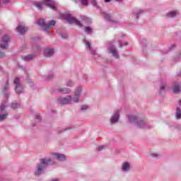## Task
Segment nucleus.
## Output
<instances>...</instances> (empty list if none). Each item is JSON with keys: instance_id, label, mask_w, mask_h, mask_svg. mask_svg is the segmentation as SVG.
<instances>
[{"instance_id": "nucleus-1", "label": "nucleus", "mask_w": 181, "mask_h": 181, "mask_svg": "<svg viewBox=\"0 0 181 181\" xmlns=\"http://www.w3.org/2000/svg\"><path fill=\"white\" fill-rule=\"evenodd\" d=\"M9 83L6 81L2 90V94L5 100L0 105V122L4 121V119L8 118V113L6 110L8 107V105H6V104H8V98H9Z\"/></svg>"}, {"instance_id": "nucleus-2", "label": "nucleus", "mask_w": 181, "mask_h": 181, "mask_svg": "<svg viewBox=\"0 0 181 181\" xmlns=\"http://www.w3.org/2000/svg\"><path fill=\"white\" fill-rule=\"evenodd\" d=\"M54 160H52L50 158H44L40 159V164L35 167L34 176L39 177V176L45 175V171L46 170L47 166L54 165Z\"/></svg>"}, {"instance_id": "nucleus-3", "label": "nucleus", "mask_w": 181, "mask_h": 181, "mask_svg": "<svg viewBox=\"0 0 181 181\" xmlns=\"http://www.w3.org/2000/svg\"><path fill=\"white\" fill-rule=\"evenodd\" d=\"M129 121L131 124H134L139 128H141L143 129H149L152 128L151 127H148V123L142 119L138 117V116H129Z\"/></svg>"}, {"instance_id": "nucleus-4", "label": "nucleus", "mask_w": 181, "mask_h": 181, "mask_svg": "<svg viewBox=\"0 0 181 181\" xmlns=\"http://www.w3.org/2000/svg\"><path fill=\"white\" fill-rule=\"evenodd\" d=\"M62 16L64 19H65L68 22V23H74L79 28H83V24L81 23V22H80V21L73 17V16H71V14H63Z\"/></svg>"}, {"instance_id": "nucleus-5", "label": "nucleus", "mask_w": 181, "mask_h": 181, "mask_svg": "<svg viewBox=\"0 0 181 181\" xmlns=\"http://www.w3.org/2000/svg\"><path fill=\"white\" fill-rule=\"evenodd\" d=\"M9 40L11 38L8 35H4L1 39V43L0 44V48L3 50H6L8 49V46H9Z\"/></svg>"}, {"instance_id": "nucleus-6", "label": "nucleus", "mask_w": 181, "mask_h": 181, "mask_svg": "<svg viewBox=\"0 0 181 181\" xmlns=\"http://www.w3.org/2000/svg\"><path fill=\"white\" fill-rule=\"evenodd\" d=\"M71 95H68L66 98H60L58 99V103L61 104V105H66L67 104H70L71 103Z\"/></svg>"}, {"instance_id": "nucleus-7", "label": "nucleus", "mask_w": 181, "mask_h": 181, "mask_svg": "<svg viewBox=\"0 0 181 181\" xmlns=\"http://www.w3.org/2000/svg\"><path fill=\"white\" fill-rule=\"evenodd\" d=\"M81 91H83V88L81 86H78L76 90H75V95L71 101L73 100L74 103H78L80 98V94H81Z\"/></svg>"}, {"instance_id": "nucleus-8", "label": "nucleus", "mask_w": 181, "mask_h": 181, "mask_svg": "<svg viewBox=\"0 0 181 181\" xmlns=\"http://www.w3.org/2000/svg\"><path fill=\"white\" fill-rule=\"evenodd\" d=\"M173 91L174 94H180L181 93V86L177 82H175L173 86Z\"/></svg>"}, {"instance_id": "nucleus-9", "label": "nucleus", "mask_w": 181, "mask_h": 181, "mask_svg": "<svg viewBox=\"0 0 181 181\" xmlns=\"http://www.w3.org/2000/svg\"><path fill=\"white\" fill-rule=\"evenodd\" d=\"M119 119V110H117L112 116L111 124H117Z\"/></svg>"}, {"instance_id": "nucleus-10", "label": "nucleus", "mask_w": 181, "mask_h": 181, "mask_svg": "<svg viewBox=\"0 0 181 181\" xmlns=\"http://www.w3.org/2000/svg\"><path fill=\"white\" fill-rule=\"evenodd\" d=\"M83 42L86 46V47H88V50H90V52H91L92 54H93V56H95V59L96 57H98V55H97V54H95V50H94V49H93V48H91V44L86 40H83Z\"/></svg>"}, {"instance_id": "nucleus-11", "label": "nucleus", "mask_w": 181, "mask_h": 181, "mask_svg": "<svg viewBox=\"0 0 181 181\" xmlns=\"http://www.w3.org/2000/svg\"><path fill=\"white\" fill-rule=\"evenodd\" d=\"M142 13H145V11L136 9V10H134L132 13V16L135 19H138L139 16L142 15Z\"/></svg>"}, {"instance_id": "nucleus-12", "label": "nucleus", "mask_w": 181, "mask_h": 181, "mask_svg": "<svg viewBox=\"0 0 181 181\" xmlns=\"http://www.w3.org/2000/svg\"><path fill=\"white\" fill-rule=\"evenodd\" d=\"M16 30L20 35H25L28 32V28L20 25L17 27Z\"/></svg>"}, {"instance_id": "nucleus-13", "label": "nucleus", "mask_w": 181, "mask_h": 181, "mask_svg": "<svg viewBox=\"0 0 181 181\" xmlns=\"http://www.w3.org/2000/svg\"><path fill=\"white\" fill-rule=\"evenodd\" d=\"M109 50L114 57H115L116 59H118L119 57L118 56V51H117V49L115 48V47L110 46L109 47Z\"/></svg>"}, {"instance_id": "nucleus-14", "label": "nucleus", "mask_w": 181, "mask_h": 181, "mask_svg": "<svg viewBox=\"0 0 181 181\" xmlns=\"http://www.w3.org/2000/svg\"><path fill=\"white\" fill-rule=\"evenodd\" d=\"M102 16H103V18H105V19L106 21H107L108 22H112V23H117V21L112 20V17L111 16H110V14L107 13H103Z\"/></svg>"}, {"instance_id": "nucleus-15", "label": "nucleus", "mask_w": 181, "mask_h": 181, "mask_svg": "<svg viewBox=\"0 0 181 181\" xmlns=\"http://www.w3.org/2000/svg\"><path fill=\"white\" fill-rule=\"evenodd\" d=\"M54 54V50L53 49H48L44 51V56L45 57H52Z\"/></svg>"}, {"instance_id": "nucleus-16", "label": "nucleus", "mask_w": 181, "mask_h": 181, "mask_svg": "<svg viewBox=\"0 0 181 181\" xmlns=\"http://www.w3.org/2000/svg\"><path fill=\"white\" fill-rule=\"evenodd\" d=\"M54 25H56V21H50L48 24H47L46 25V28L45 30L47 31V33H49V29H53V26H54Z\"/></svg>"}, {"instance_id": "nucleus-17", "label": "nucleus", "mask_w": 181, "mask_h": 181, "mask_svg": "<svg viewBox=\"0 0 181 181\" xmlns=\"http://www.w3.org/2000/svg\"><path fill=\"white\" fill-rule=\"evenodd\" d=\"M36 57L35 54H28L26 56H23L22 57V59L25 61V62H30V60H33V58Z\"/></svg>"}, {"instance_id": "nucleus-18", "label": "nucleus", "mask_w": 181, "mask_h": 181, "mask_svg": "<svg viewBox=\"0 0 181 181\" xmlns=\"http://www.w3.org/2000/svg\"><path fill=\"white\" fill-rule=\"evenodd\" d=\"M58 93H62L63 94H69L71 92V90L68 88H58Z\"/></svg>"}, {"instance_id": "nucleus-19", "label": "nucleus", "mask_w": 181, "mask_h": 181, "mask_svg": "<svg viewBox=\"0 0 181 181\" xmlns=\"http://www.w3.org/2000/svg\"><path fill=\"white\" fill-rule=\"evenodd\" d=\"M129 169H131V165L129 163H124L122 165V170L123 172H128L129 171Z\"/></svg>"}, {"instance_id": "nucleus-20", "label": "nucleus", "mask_w": 181, "mask_h": 181, "mask_svg": "<svg viewBox=\"0 0 181 181\" xmlns=\"http://www.w3.org/2000/svg\"><path fill=\"white\" fill-rule=\"evenodd\" d=\"M168 85H166V82H163L162 85L160 86L159 94H163L165 93V90H166Z\"/></svg>"}, {"instance_id": "nucleus-21", "label": "nucleus", "mask_w": 181, "mask_h": 181, "mask_svg": "<svg viewBox=\"0 0 181 181\" xmlns=\"http://www.w3.org/2000/svg\"><path fill=\"white\" fill-rule=\"evenodd\" d=\"M81 19L83 21V22H86L87 25H91V19H90V18L86 16H81Z\"/></svg>"}, {"instance_id": "nucleus-22", "label": "nucleus", "mask_w": 181, "mask_h": 181, "mask_svg": "<svg viewBox=\"0 0 181 181\" xmlns=\"http://www.w3.org/2000/svg\"><path fill=\"white\" fill-rule=\"evenodd\" d=\"M37 24L42 28H44L45 30H46L47 24L46 23H45V20L43 18L39 19L37 21Z\"/></svg>"}, {"instance_id": "nucleus-23", "label": "nucleus", "mask_w": 181, "mask_h": 181, "mask_svg": "<svg viewBox=\"0 0 181 181\" xmlns=\"http://www.w3.org/2000/svg\"><path fill=\"white\" fill-rule=\"evenodd\" d=\"M177 13H179L177 11H170L167 13L166 16L169 18H175L177 15Z\"/></svg>"}, {"instance_id": "nucleus-24", "label": "nucleus", "mask_w": 181, "mask_h": 181, "mask_svg": "<svg viewBox=\"0 0 181 181\" xmlns=\"http://www.w3.org/2000/svg\"><path fill=\"white\" fill-rule=\"evenodd\" d=\"M11 108H12V110H18V108H19V103L16 100L13 101L11 104Z\"/></svg>"}, {"instance_id": "nucleus-25", "label": "nucleus", "mask_w": 181, "mask_h": 181, "mask_svg": "<svg viewBox=\"0 0 181 181\" xmlns=\"http://www.w3.org/2000/svg\"><path fill=\"white\" fill-rule=\"evenodd\" d=\"M55 157L58 160H60L61 162H63L66 160V156L63 154H55Z\"/></svg>"}, {"instance_id": "nucleus-26", "label": "nucleus", "mask_w": 181, "mask_h": 181, "mask_svg": "<svg viewBox=\"0 0 181 181\" xmlns=\"http://www.w3.org/2000/svg\"><path fill=\"white\" fill-rule=\"evenodd\" d=\"M15 90L17 94H21V93H22V91L23 90V87L22 86V85H16Z\"/></svg>"}, {"instance_id": "nucleus-27", "label": "nucleus", "mask_w": 181, "mask_h": 181, "mask_svg": "<svg viewBox=\"0 0 181 181\" xmlns=\"http://www.w3.org/2000/svg\"><path fill=\"white\" fill-rule=\"evenodd\" d=\"M175 118H176V119H180V118H181V110H180V107H177V109H176Z\"/></svg>"}, {"instance_id": "nucleus-28", "label": "nucleus", "mask_w": 181, "mask_h": 181, "mask_svg": "<svg viewBox=\"0 0 181 181\" xmlns=\"http://www.w3.org/2000/svg\"><path fill=\"white\" fill-rule=\"evenodd\" d=\"M84 30L86 33H87V35H91V33H93V29L90 28V27H88V26L85 27Z\"/></svg>"}, {"instance_id": "nucleus-29", "label": "nucleus", "mask_w": 181, "mask_h": 181, "mask_svg": "<svg viewBox=\"0 0 181 181\" xmlns=\"http://www.w3.org/2000/svg\"><path fill=\"white\" fill-rule=\"evenodd\" d=\"M124 46H128V42H122L121 41H119V47L122 48V47Z\"/></svg>"}, {"instance_id": "nucleus-30", "label": "nucleus", "mask_w": 181, "mask_h": 181, "mask_svg": "<svg viewBox=\"0 0 181 181\" xmlns=\"http://www.w3.org/2000/svg\"><path fill=\"white\" fill-rule=\"evenodd\" d=\"M67 87H73L74 86V83L73 81H69L66 83Z\"/></svg>"}, {"instance_id": "nucleus-31", "label": "nucleus", "mask_w": 181, "mask_h": 181, "mask_svg": "<svg viewBox=\"0 0 181 181\" xmlns=\"http://www.w3.org/2000/svg\"><path fill=\"white\" fill-rule=\"evenodd\" d=\"M88 105H83L81 107V111H86V110H88Z\"/></svg>"}, {"instance_id": "nucleus-32", "label": "nucleus", "mask_w": 181, "mask_h": 181, "mask_svg": "<svg viewBox=\"0 0 181 181\" xmlns=\"http://www.w3.org/2000/svg\"><path fill=\"white\" fill-rule=\"evenodd\" d=\"M33 49H35L36 48L37 52H40V46L37 45H34L33 46Z\"/></svg>"}, {"instance_id": "nucleus-33", "label": "nucleus", "mask_w": 181, "mask_h": 181, "mask_svg": "<svg viewBox=\"0 0 181 181\" xmlns=\"http://www.w3.org/2000/svg\"><path fill=\"white\" fill-rule=\"evenodd\" d=\"M14 84H16V86L21 85V83H19V78H16L14 79Z\"/></svg>"}, {"instance_id": "nucleus-34", "label": "nucleus", "mask_w": 181, "mask_h": 181, "mask_svg": "<svg viewBox=\"0 0 181 181\" xmlns=\"http://www.w3.org/2000/svg\"><path fill=\"white\" fill-rule=\"evenodd\" d=\"M61 37H62V39H67L68 35L67 33H64L61 34Z\"/></svg>"}, {"instance_id": "nucleus-35", "label": "nucleus", "mask_w": 181, "mask_h": 181, "mask_svg": "<svg viewBox=\"0 0 181 181\" xmlns=\"http://www.w3.org/2000/svg\"><path fill=\"white\" fill-rule=\"evenodd\" d=\"M90 3H91V5H93V6H97V1L96 0H91Z\"/></svg>"}, {"instance_id": "nucleus-36", "label": "nucleus", "mask_w": 181, "mask_h": 181, "mask_svg": "<svg viewBox=\"0 0 181 181\" xmlns=\"http://www.w3.org/2000/svg\"><path fill=\"white\" fill-rule=\"evenodd\" d=\"M5 57V53L0 51V59H4Z\"/></svg>"}, {"instance_id": "nucleus-37", "label": "nucleus", "mask_w": 181, "mask_h": 181, "mask_svg": "<svg viewBox=\"0 0 181 181\" xmlns=\"http://www.w3.org/2000/svg\"><path fill=\"white\" fill-rule=\"evenodd\" d=\"M70 129H71V127H67L65 129H62L59 132H64V131H69Z\"/></svg>"}, {"instance_id": "nucleus-38", "label": "nucleus", "mask_w": 181, "mask_h": 181, "mask_svg": "<svg viewBox=\"0 0 181 181\" xmlns=\"http://www.w3.org/2000/svg\"><path fill=\"white\" fill-rule=\"evenodd\" d=\"M53 77H54V75L53 74H49L47 76V78H49V80L53 78Z\"/></svg>"}, {"instance_id": "nucleus-39", "label": "nucleus", "mask_w": 181, "mask_h": 181, "mask_svg": "<svg viewBox=\"0 0 181 181\" xmlns=\"http://www.w3.org/2000/svg\"><path fill=\"white\" fill-rule=\"evenodd\" d=\"M81 2L82 5H85V6L88 5L87 0H81Z\"/></svg>"}, {"instance_id": "nucleus-40", "label": "nucleus", "mask_w": 181, "mask_h": 181, "mask_svg": "<svg viewBox=\"0 0 181 181\" xmlns=\"http://www.w3.org/2000/svg\"><path fill=\"white\" fill-rule=\"evenodd\" d=\"M141 45H142L143 46L144 45H146V39H143L141 41Z\"/></svg>"}, {"instance_id": "nucleus-41", "label": "nucleus", "mask_w": 181, "mask_h": 181, "mask_svg": "<svg viewBox=\"0 0 181 181\" xmlns=\"http://www.w3.org/2000/svg\"><path fill=\"white\" fill-rule=\"evenodd\" d=\"M98 151H103V149H104V146H98L97 147Z\"/></svg>"}, {"instance_id": "nucleus-42", "label": "nucleus", "mask_w": 181, "mask_h": 181, "mask_svg": "<svg viewBox=\"0 0 181 181\" xmlns=\"http://www.w3.org/2000/svg\"><path fill=\"white\" fill-rule=\"evenodd\" d=\"M2 4H9V2H11V0H3Z\"/></svg>"}, {"instance_id": "nucleus-43", "label": "nucleus", "mask_w": 181, "mask_h": 181, "mask_svg": "<svg viewBox=\"0 0 181 181\" xmlns=\"http://www.w3.org/2000/svg\"><path fill=\"white\" fill-rule=\"evenodd\" d=\"M152 158H158V153H153L151 154Z\"/></svg>"}, {"instance_id": "nucleus-44", "label": "nucleus", "mask_w": 181, "mask_h": 181, "mask_svg": "<svg viewBox=\"0 0 181 181\" xmlns=\"http://www.w3.org/2000/svg\"><path fill=\"white\" fill-rule=\"evenodd\" d=\"M36 118H37V119H38V121H42V117H40V115H37Z\"/></svg>"}, {"instance_id": "nucleus-45", "label": "nucleus", "mask_w": 181, "mask_h": 181, "mask_svg": "<svg viewBox=\"0 0 181 181\" xmlns=\"http://www.w3.org/2000/svg\"><path fill=\"white\" fill-rule=\"evenodd\" d=\"M175 46H176V45H171V46L170 47V50H172V49H175Z\"/></svg>"}, {"instance_id": "nucleus-46", "label": "nucleus", "mask_w": 181, "mask_h": 181, "mask_svg": "<svg viewBox=\"0 0 181 181\" xmlns=\"http://www.w3.org/2000/svg\"><path fill=\"white\" fill-rule=\"evenodd\" d=\"M88 78V76H87V75H83V78L85 79V80H87V78Z\"/></svg>"}, {"instance_id": "nucleus-47", "label": "nucleus", "mask_w": 181, "mask_h": 181, "mask_svg": "<svg viewBox=\"0 0 181 181\" xmlns=\"http://www.w3.org/2000/svg\"><path fill=\"white\" fill-rule=\"evenodd\" d=\"M33 40H37V39H40L39 37H34L33 38Z\"/></svg>"}, {"instance_id": "nucleus-48", "label": "nucleus", "mask_w": 181, "mask_h": 181, "mask_svg": "<svg viewBox=\"0 0 181 181\" xmlns=\"http://www.w3.org/2000/svg\"><path fill=\"white\" fill-rule=\"evenodd\" d=\"M51 181H60V180H59V179H54V180H52Z\"/></svg>"}, {"instance_id": "nucleus-49", "label": "nucleus", "mask_w": 181, "mask_h": 181, "mask_svg": "<svg viewBox=\"0 0 181 181\" xmlns=\"http://www.w3.org/2000/svg\"><path fill=\"white\" fill-rule=\"evenodd\" d=\"M105 3L111 2V0H105Z\"/></svg>"}, {"instance_id": "nucleus-50", "label": "nucleus", "mask_w": 181, "mask_h": 181, "mask_svg": "<svg viewBox=\"0 0 181 181\" xmlns=\"http://www.w3.org/2000/svg\"><path fill=\"white\" fill-rule=\"evenodd\" d=\"M177 76H178L179 77H180V76H181V71H180V73H178V74H177Z\"/></svg>"}, {"instance_id": "nucleus-51", "label": "nucleus", "mask_w": 181, "mask_h": 181, "mask_svg": "<svg viewBox=\"0 0 181 181\" xmlns=\"http://www.w3.org/2000/svg\"><path fill=\"white\" fill-rule=\"evenodd\" d=\"M116 2H122V0H116Z\"/></svg>"}, {"instance_id": "nucleus-52", "label": "nucleus", "mask_w": 181, "mask_h": 181, "mask_svg": "<svg viewBox=\"0 0 181 181\" xmlns=\"http://www.w3.org/2000/svg\"><path fill=\"white\" fill-rule=\"evenodd\" d=\"M33 127H36V123H35V124L33 125Z\"/></svg>"}, {"instance_id": "nucleus-53", "label": "nucleus", "mask_w": 181, "mask_h": 181, "mask_svg": "<svg viewBox=\"0 0 181 181\" xmlns=\"http://www.w3.org/2000/svg\"><path fill=\"white\" fill-rule=\"evenodd\" d=\"M179 103H180V105H181V100L179 101Z\"/></svg>"}, {"instance_id": "nucleus-54", "label": "nucleus", "mask_w": 181, "mask_h": 181, "mask_svg": "<svg viewBox=\"0 0 181 181\" xmlns=\"http://www.w3.org/2000/svg\"><path fill=\"white\" fill-rule=\"evenodd\" d=\"M74 2H75V4H77V1H76V0H75V1H74Z\"/></svg>"}, {"instance_id": "nucleus-55", "label": "nucleus", "mask_w": 181, "mask_h": 181, "mask_svg": "<svg viewBox=\"0 0 181 181\" xmlns=\"http://www.w3.org/2000/svg\"><path fill=\"white\" fill-rule=\"evenodd\" d=\"M1 1H0V6H1Z\"/></svg>"}]
</instances>
